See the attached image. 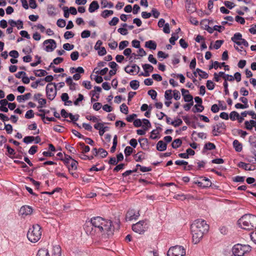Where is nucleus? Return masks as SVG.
Returning a JSON list of instances; mask_svg holds the SVG:
<instances>
[{
	"instance_id": "obj_15",
	"label": "nucleus",
	"mask_w": 256,
	"mask_h": 256,
	"mask_svg": "<svg viewBox=\"0 0 256 256\" xmlns=\"http://www.w3.org/2000/svg\"><path fill=\"white\" fill-rule=\"evenodd\" d=\"M32 212V207L28 206H22L20 210V213L22 215H29Z\"/></svg>"
},
{
	"instance_id": "obj_62",
	"label": "nucleus",
	"mask_w": 256,
	"mask_h": 256,
	"mask_svg": "<svg viewBox=\"0 0 256 256\" xmlns=\"http://www.w3.org/2000/svg\"><path fill=\"white\" fill-rule=\"evenodd\" d=\"M66 21L63 19H58L57 20L56 24L58 27L64 28L66 26Z\"/></svg>"
},
{
	"instance_id": "obj_16",
	"label": "nucleus",
	"mask_w": 256,
	"mask_h": 256,
	"mask_svg": "<svg viewBox=\"0 0 256 256\" xmlns=\"http://www.w3.org/2000/svg\"><path fill=\"white\" fill-rule=\"evenodd\" d=\"M61 248L58 245H56L53 246L52 256H61Z\"/></svg>"
},
{
	"instance_id": "obj_25",
	"label": "nucleus",
	"mask_w": 256,
	"mask_h": 256,
	"mask_svg": "<svg viewBox=\"0 0 256 256\" xmlns=\"http://www.w3.org/2000/svg\"><path fill=\"white\" fill-rule=\"evenodd\" d=\"M204 110V106L202 104H195L192 108L194 113L202 112Z\"/></svg>"
},
{
	"instance_id": "obj_38",
	"label": "nucleus",
	"mask_w": 256,
	"mask_h": 256,
	"mask_svg": "<svg viewBox=\"0 0 256 256\" xmlns=\"http://www.w3.org/2000/svg\"><path fill=\"white\" fill-rule=\"evenodd\" d=\"M178 38V36L177 34L174 33L172 35V37L170 38V42L172 44H175V42Z\"/></svg>"
},
{
	"instance_id": "obj_33",
	"label": "nucleus",
	"mask_w": 256,
	"mask_h": 256,
	"mask_svg": "<svg viewBox=\"0 0 256 256\" xmlns=\"http://www.w3.org/2000/svg\"><path fill=\"white\" fill-rule=\"evenodd\" d=\"M113 14L114 12L112 10H104L102 12L100 15L102 18H106L109 16Z\"/></svg>"
},
{
	"instance_id": "obj_54",
	"label": "nucleus",
	"mask_w": 256,
	"mask_h": 256,
	"mask_svg": "<svg viewBox=\"0 0 256 256\" xmlns=\"http://www.w3.org/2000/svg\"><path fill=\"white\" fill-rule=\"evenodd\" d=\"M34 116V112L32 110H28L25 114V118L28 119L32 118Z\"/></svg>"
},
{
	"instance_id": "obj_30",
	"label": "nucleus",
	"mask_w": 256,
	"mask_h": 256,
	"mask_svg": "<svg viewBox=\"0 0 256 256\" xmlns=\"http://www.w3.org/2000/svg\"><path fill=\"white\" fill-rule=\"evenodd\" d=\"M34 72L36 76H42L47 74V72L44 70H38L34 71Z\"/></svg>"
},
{
	"instance_id": "obj_8",
	"label": "nucleus",
	"mask_w": 256,
	"mask_h": 256,
	"mask_svg": "<svg viewBox=\"0 0 256 256\" xmlns=\"http://www.w3.org/2000/svg\"><path fill=\"white\" fill-rule=\"evenodd\" d=\"M148 228L147 224L144 220H140L134 224L132 226V230L138 234H141L144 232Z\"/></svg>"
},
{
	"instance_id": "obj_47",
	"label": "nucleus",
	"mask_w": 256,
	"mask_h": 256,
	"mask_svg": "<svg viewBox=\"0 0 256 256\" xmlns=\"http://www.w3.org/2000/svg\"><path fill=\"white\" fill-rule=\"evenodd\" d=\"M204 148L208 150H212L216 148V146L214 144L208 142L205 144Z\"/></svg>"
},
{
	"instance_id": "obj_19",
	"label": "nucleus",
	"mask_w": 256,
	"mask_h": 256,
	"mask_svg": "<svg viewBox=\"0 0 256 256\" xmlns=\"http://www.w3.org/2000/svg\"><path fill=\"white\" fill-rule=\"evenodd\" d=\"M233 146L235 150L237 152H240L242 150V144L239 142V141L237 140H234Z\"/></svg>"
},
{
	"instance_id": "obj_50",
	"label": "nucleus",
	"mask_w": 256,
	"mask_h": 256,
	"mask_svg": "<svg viewBox=\"0 0 256 256\" xmlns=\"http://www.w3.org/2000/svg\"><path fill=\"white\" fill-rule=\"evenodd\" d=\"M206 87L209 90H212L214 88L215 84L214 83L210 80H207L206 82Z\"/></svg>"
},
{
	"instance_id": "obj_31",
	"label": "nucleus",
	"mask_w": 256,
	"mask_h": 256,
	"mask_svg": "<svg viewBox=\"0 0 256 256\" xmlns=\"http://www.w3.org/2000/svg\"><path fill=\"white\" fill-rule=\"evenodd\" d=\"M130 86L132 88L136 90L140 86V82L137 80H132L130 82Z\"/></svg>"
},
{
	"instance_id": "obj_48",
	"label": "nucleus",
	"mask_w": 256,
	"mask_h": 256,
	"mask_svg": "<svg viewBox=\"0 0 256 256\" xmlns=\"http://www.w3.org/2000/svg\"><path fill=\"white\" fill-rule=\"evenodd\" d=\"M120 110L122 112L127 114L128 112V108L125 104H122L120 106Z\"/></svg>"
},
{
	"instance_id": "obj_56",
	"label": "nucleus",
	"mask_w": 256,
	"mask_h": 256,
	"mask_svg": "<svg viewBox=\"0 0 256 256\" xmlns=\"http://www.w3.org/2000/svg\"><path fill=\"white\" fill-rule=\"evenodd\" d=\"M144 70H148L149 72H152L154 67L150 64H144L142 65Z\"/></svg>"
},
{
	"instance_id": "obj_29",
	"label": "nucleus",
	"mask_w": 256,
	"mask_h": 256,
	"mask_svg": "<svg viewBox=\"0 0 256 256\" xmlns=\"http://www.w3.org/2000/svg\"><path fill=\"white\" fill-rule=\"evenodd\" d=\"M242 38V34L240 32H236L232 38V40L236 44Z\"/></svg>"
},
{
	"instance_id": "obj_10",
	"label": "nucleus",
	"mask_w": 256,
	"mask_h": 256,
	"mask_svg": "<svg viewBox=\"0 0 256 256\" xmlns=\"http://www.w3.org/2000/svg\"><path fill=\"white\" fill-rule=\"evenodd\" d=\"M44 44L46 46L45 50L48 52L53 51L56 46V41L52 39L44 40Z\"/></svg>"
},
{
	"instance_id": "obj_17",
	"label": "nucleus",
	"mask_w": 256,
	"mask_h": 256,
	"mask_svg": "<svg viewBox=\"0 0 256 256\" xmlns=\"http://www.w3.org/2000/svg\"><path fill=\"white\" fill-rule=\"evenodd\" d=\"M100 6L98 2L96 0L92 1L90 4L88 11L90 12H94L99 8Z\"/></svg>"
},
{
	"instance_id": "obj_36",
	"label": "nucleus",
	"mask_w": 256,
	"mask_h": 256,
	"mask_svg": "<svg viewBox=\"0 0 256 256\" xmlns=\"http://www.w3.org/2000/svg\"><path fill=\"white\" fill-rule=\"evenodd\" d=\"M248 164H246L244 162H240L238 164V166L246 170H251L252 169L250 168H248Z\"/></svg>"
},
{
	"instance_id": "obj_27",
	"label": "nucleus",
	"mask_w": 256,
	"mask_h": 256,
	"mask_svg": "<svg viewBox=\"0 0 256 256\" xmlns=\"http://www.w3.org/2000/svg\"><path fill=\"white\" fill-rule=\"evenodd\" d=\"M186 8L188 12L192 13L196 11V8L194 4L188 2L186 4Z\"/></svg>"
},
{
	"instance_id": "obj_13",
	"label": "nucleus",
	"mask_w": 256,
	"mask_h": 256,
	"mask_svg": "<svg viewBox=\"0 0 256 256\" xmlns=\"http://www.w3.org/2000/svg\"><path fill=\"white\" fill-rule=\"evenodd\" d=\"M181 92L185 102L194 104L193 97L192 95L189 94L188 90H185L184 88H182Z\"/></svg>"
},
{
	"instance_id": "obj_12",
	"label": "nucleus",
	"mask_w": 256,
	"mask_h": 256,
	"mask_svg": "<svg viewBox=\"0 0 256 256\" xmlns=\"http://www.w3.org/2000/svg\"><path fill=\"white\" fill-rule=\"evenodd\" d=\"M124 70L126 73L130 74H134V72H136V74H138L140 70V68L136 64H134L132 66H126Z\"/></svg>"
},
{
	"instance_id": "obj_18",
	"label": "nucleus",
	"mask_w": 256,
	"mask_h": 256,
	"mask_svg": "<svg viewBox=\"0 0 256 256\" xmlns=\"http://www.w3.org/2000/svg\"><path fill=\"white\" fill-rule=\"evenodd\" d=\"M66 82L69 86L70 90H74L76 89V84L72 82V78L69 76L66 79Z\"/></svg>"
},
{
	"instance_id": "obj_4",
	"label": "nucleus",
	"mask_w": 256,
	"mask_h": 256,
	"mask_svg": "<svg viewBox=\"0 0 256 256\" xmlns=\"http://www.w3.org/2000/svg\"><path fill=\"white\" fill-rule=\"evenodd\" d=\"M251 250V247L248 244H238L232 248V254L234 256H244L246 253Z\"/></svg>"
},
{
	"instance_id": "obj_41",
	"label": "nucleus",
	"mask_w": 256,
	"mask_h": 256,
	"mask_svg": "<svg viewBox=\"0 0 256 256\" xmlns=\"http://www.w3.org/2000/svg\"><path fill=\"white\" fill-rule=\"evenodd\" d=\"M238 117H239V114L236 111H232L230 114V118L232 121L235 120Z\"/></svg>"
},
{
	"instance_id": "obj_24",
	"label": "nucleus",
	"mask_w": 256,
	"mask_h": 256,
	"mask_svg": "<svg viewBox=\"0 0 256 256\" xmlns=\"http://www.w3.org/2000/svg\"><path fill=\"white\" fill-rule=\"evenodd\" d=\"M136 162H142L145 159V154L142 152H139L134 156Z\"/></svg>"
},
{
	"instance_id": "obj_9",
	"label": "nucleus",
	"mask_w": 256,
	"mask_h": 256,
	"mask_svg": "<svg viewBox=\"0 0 256 256\" xmlns=\"http://www.w3.org/2000/svg\"><path fill=\"white\" fill-rule=\"evenodd\" d=\"M39 112L41 113H37L36 114L38 116H39L41 118L44 124H47V122L45 121V120H48V121L50 122H56V120L54 118H49L48 116H44V114H48L50 112L49 110H44V109H40L39 110Z\"/></svg>"
},
{
	"instance_id": "obj_58",
	"label": "nucleus",
	"mask_w": 256,
	"mask_h": 256,
	"mask_svg": "<svg viewBox=\"0 0 256 256\" xmlns=\"http://www.w3.org/2000/svg\"><path fill=\"white\" fill-rule=\"evenodd\" d=\"M119 22V19L117 17H114L112 20L109 22L108 24L110 26H114L117 24Z\"/></svg>"
},
{
	"instance_id": "obj_26",
	"label": "nucleus",
	"mask_w": 256,
	"mask_h": 256,
	"mask_svg": "<svg viewBox=\"0 0 256 256\" xmlns=\"http://www.w3.org/2000/svg\"><path fill=\"white\" fill-rule=\"evenodd\" d=\"M142 126L145 130H148L149 128H151V124L150 122L146 118L142 120Z\"/></svg>"
},
{
	"instance_id": "obj_64",
	"label": "nucleus",
	"mask_w": 256,
	"mask_h": 256,
	"mask_svg": "<svg viewBox=\"0 0 256 256\" xmlns=\"http://www.w3.org/2000/svg\"><path fill=\"white\" fill-rule=\"evenodd\" d=\"M90 35V32L88 30H84L81 33V37L83 38H88Z\"/></svg>"
},
{
	"instance_id": "obj_21",
	"label": "nucleus",
	"mask_w": 256,
	"mask_h": 256,
	"mask_svg": "<svg viewBox=\"0 0 256 256\" xmlns=\"http://www.w3.org/2000/svg\"><path fill=\"white\" fill-rule=\"evenodd\" d=\"M73 160L72 158L70 156L67 154H65L64 158L61 159V160L63 161L64 164L67 166L69 172L70 171V168L69 166V164L70 163V160Z\"/></svg>"
},
{
	"instance_id": "obj_1",
	"label": "nucleus",
	"mask_w": 256,
	"mask_h": 256,
	"mask_svg": "<svg viewBox=\"0 0 256 256\" xmlns=\"http://www.w3.org/2000/svg\"><path fill=\"white\" fill-rule=\"evenodd\" d=\"M90 224L86 225L84 230L87 234L93 238L96 237L104 239L112 238L116 232L112 222L100 216L91 218Z\"/></svg>"
},
{
	"instance_id": "obj_40",
	"label": "nucleus",
	"mask_w": 256,
	"mask_h": 256,
	"mask_svg": "<svg viewBox=\"0 0 256 256\" xmlns=\"http://www.w3.org/2000/svg\"><path fill=\"white\" fill-rule=\"evenodd\" d=\"M68 117L70 118L72 121L74 122V124H76L80 128L78 124L75 122L77 121L78 119L79 116L78 114L74 116L72 113H70Z\"/></svg>"
},
{
	"instance_id": "obj_44",
	"label": "nucleus",
	"mask_w": 256,
	"mask_h": 256,
	"mask_svg": "<svg viewBox=\"0 0 256 256\" xmlns=\"http://www.w3.org/2000/svg\"><path fill=\"white\" fill-rule=\"evenodd\" d=\"M34 140V137L33 136H26L23 139V142L26 144H30Z\"/></svg>"
},
{
	"instance_id": "obj_5",
	"label": "nucleus",
	"mask_w": 256,
	"mask_h": 256,
	"mask_svg": "<svg viewBox=\"0 0 256 256\" xmlns=\"http://www.w3.org/2000/svg\"><path fill=\"white\" fill-rule=\"evenodd\" d=\"M41 236V227L38 224L34 225L27 233L28 240H40Z\"/></svg>"
},
{
	"instance_id": "obj_51",
	"label": "nucleus",
	"mask_w": 256,
	"mask_h": 256,
	"mask_svg": "<svg viewBox=\"0 0 256 256\" xmlns=\"http://www.w3.org/2000/svg\"><path fill=\"white\" fill-rule=\"evenodd\" d=\"M182 123V121L180 118H178L177 120L172 121L170 122V124L174 126V127H178L181 125Z\"/></svg>"
},
{
	"instance_id": "obj_57",
	"label": "nucleus",
	"mask_w": 256,
	"mask_h": 256,
	"mask_svg": "<svg viewBox=\"0 0 256 256\" xmlns=\"http://www.w3.org/2000/svg\"><path fill=\"white\" fill-rule=\"evenodd\" d=\"M173 96L176 100H178L180 98V94L178 90H174L172 91Z\"/></svg>"
},
{
	"instance_id": "obj_60",
	"label": "nucleus",
	"mask_w": 256,
	"mask_h": 256,
	"mask_svg": "<svg viewBox=\"0 0 256 256\" xmlns=\"http://www.w3.org/2000/svg\"><path fill=\"white\" fill-rule=\"evenodd\" d=\"M79 53L78 51L73 52L70 54V58L72 60H76L78 59Z\"/></svg>"
},
{
	"instance_id": "obj_55",
	"label": "nucleus",
	"mask_w": 256,
	"mask_h": 256,
	"mask_svg": "<svg viewBox=\"0 0 256 256\" xmlns=\"http://www.w3.org/2000/svg\"><path fill=\"white\" fill-rule=\"evenodd\" d=\"M236 44L238 46H244L248 47V42L244 38H242L240 40L236 42Z\"/></svg>"
},
{
	"instance_id": "obj_46",
	"label": "nucleus",
	"mask_w": 256,
	"mask_h": 256,
	"mask_svg": "<svg viewBox=\"0 0 256 256\" xmlns=\"http://www.w3.org/2000/svg\"><path fill=\"white\" fill-rule=\"evenodd\" d=\"M101 4L103 5L104 8L108 7L109 8H112L114 6L113 3L108 2L106 0H102Z\"/></svg>"
},
{
	"instance_id": "obj_22",
	"label": "nucleus",
	"mask_w": 256,
	"mask_h": 256,
	"mask_svg": "<svg viewBox=\"0 0 256 256\" xmlns=\"http://www.w3.org/2000/svg\"><path fill=\"white\" fill-rule=\"evenodd\" d=\"M31 96L32 94L30 93H26L24 95L18 96L16 98V100L19 102H20L22 101H24L28 100Z\"/></svg>"
},
{
	"instance_id": "obj_20",
	"label": "nucleus",
	"mask_w": 256,
	"mask_h": 256,
	"mask_svg": "<svg viewBox=\"0 0 256 256\" xmlns=\"http://www.w3.org/2000/svg\"><path fill=\"white\" fill-rule=\"evenodd\" d=\"M166 144L162 140H160L156 144V149L158 151H164L166 149Z\"/></svg>"
},
{
	"instance_id": "obj_32",
	"label": "nucleus",
	"mask_w": 256,
	"mask_h": 256,
	"mask_svg": "<svg viewBox=\"0 0 256 256\" xmlns=\"http://www.w3.org/2000/svg\"><path fill=\"white\" fill-rule=\"evenodd\" d=\"M79 145L82 149V153H86L90 152V148L88 146H86L84 142H80Z\"/></svg>"
},
{
	"instance_id": "obj_28",
	"label": "nucleus",
	"mask_w": 256,
	"mask_h": 256,
	"mask_svg": "<svg viewBox=\"0 0 256 256\" xmlns=\"http://www.w3.org/2000/svg\"><path fill=\"white\" fill-rule=\"evenodd\" d=\"M182 144V141L180 138H177L174 140L172 144V148L176 149L179 148Z\"/></svg>"
},
{
	"instance_id": "obj_14",
	"label": "nucleus",
	"mask_w": 256,
	"mask_h": 256,
	"mask_svg": "<svg viewBox=\"0 0 256 256\" xmlns=\"http://www.w3.org/2000/svg\"><path fill=\"white\" fill-rule=\"evenodd\" d=\"M200 178H202V181L195 182V184H198L200 186L203 188L209 187L211 186L212 183L209 179L205 177H202Z\"/></svg>"
},
{
	"instance_id": "obj_11",
	"label": "nucleus",
	"mask_w": 256,
	"mask_h": 256,
	"mask_svg": "<svg viewBox=\"0 0 256 256\" xmlns=\"http://www.w3.org/2000/svg\"><path fill=\"white\" fill-rule=\"evenodd\" d=\"M140 216L139 212L134 209L129 210L126 216V220H136Z\"/></svg>"
},
{
	"instance_id": "obj_45",
	"label": "nucleus",
	"mask_w": 256,
	"mask_h": 256,
	"mask_svg": "<svg viewBox=\"0 0 256 256\" xmlns=\"http://www.w3.org/2000/svg\"><path fill=\"white\" fill-rule=\"evenodd\" d=\"M78 162L74 160H72L69 166L70 168V170H76L78 168Z\"/></svg>"
},
{
	"instance_id": "obj_42",
	"label": "nucleus",
	"mask_w": 256,
	"mask_h": 256,
	"mask_svg": "<svg viewBox=\"0 0 256 256\" xmlns=\"http://www.w3.org/2000/svg\"><path fill=\"white\" fill-rule=\"evenodd\" d=\"M98 154L102 158L106 157L108 154V152L102 148H100L98 149Z\"/></svg>"
},
{
	"instance_id": "obj_59",
	"label": "nucleus",
	"mask_w": 256,
	"mask_h": 256,
	"mask_svg": "<svg viewBox=\"0 0 256 256\" xmlns=\"http://www.w3.org/2000/svg\"><path fill=\"white\" fill-rule=\"evenodd\" d=\"M148 94L152 100H156L157 96V92L156 90H151L148 91Z\"/></svg>"
},
{
	"instance_id": "obj_2",
	"label": "nucleus",
	"mask_w": 256,
	"mask_h": 256,
	"mask_svg": "<svg viewBox=\"0 0 256 256\" xmlns=\"http://www.w3.org/2000/svg\"><path fill=\"white\" fill-rule=\"evenodd\" d=\"M208 229L209 226L204 220L202 219L195 220L190 226L192 240H200Z\"/></svg>"
},
{
	"instance_id": "obj_23",
	"label": "nucleus",
	"mask_w": 256,
	"mask_h": 256,
	"mask_svg": "<svg viewBox=\"0 0 256 256\" xmlns=\"http://www.w3.org/2000/svg\"><path fill=\"white\" fill-rule=\"evenodd\" d=\"M145 46L150 50H154L156 48V44L155 42L150 40L146 42Z\"/></svg>"
},
{
	"instance_id": "obj_3",
	"label": "nucleus",
	"mask_w": 256,
	"mask_h": 256,
	"mask_svg": "<svg viewBox=\"0 0 256 256\" xmlns=\"http://www.w3.org/2000/svg\"><path fill=\"white\" fill-rule=\"evenodd\" d=\"M240 227L248 230L256 229V216L246 214L242 216L238 221Z\"/></svg>"
},
{
	"instance_id": "obj_52",
	"label": "nucleus",
	"mask_w": 256,
	"mask_h": 256,
	"mask_svg": "<svg viewBox=\"0 0 256 256\" xmlns=\"http://www.w3.org/2000/svg\"><path fill=\"white\" fill-rule=\"evenodd\" d=\"M86 118L88 120H90L94 122H98L99 121V119L97 118L96 116H90L88 115L86 116Z\"/></svg>"
},
{
	"instance_id": "obj_6",
	"label": "nucleus",
	"mask_w": 256,
	"mask_h": 256,
	"mask_svg": "<svg viewBox=\"0 0 256 256\" xmlns=\"http://www.w3.org/2000/svg\"><path fill=\"white\" fill-rule=\"evenodd\" d=\"M185 249L180 246H175L171 247L167 252V256H184Z\"/></svg>"
},
{
	"instance_id": "obj_39",
	"label": "nucleus",
	"mask_w": 256,
	"mask_h": 256,
	"mask_svg": "<svg viewBox=\"0 0 256 256\" xmlns=\"http://www.w3.org/2000/svg\"><path fill=\"white\" fill-rule=\"evenodd\" d=\"M14 162L16 164H21V168H26V171H29V168L24 162L18 160H14Z\"/></svg>"
},
{
	"instance_id": "obj_53",
	"label": "nucleus",
	"mask_w": 256,
	"mask_h": 256,
	"mask_svg": "<svg viewBox=\"0 0 256 256\" xmlns=\"http://www.w3.org/2000/svg\"><path fill=\"white\" fill-rule=\"evenodd\" d=\"M128 44L129 42L127 40H123L120 42L119 44V49L120 50L124 49L126 47L128 46Z\"/></svg>"
},
{
	"instance_id": "obj_7",
	"label": "nucleus",
	"mask_w": 256,
	"mask_h": 256,
	"mask_svg": "<svg viewBox=\"0 0 256 256\" xmlns=\"http://www.w3.org/2000/svg\"><path fill=\"white\" fill-rule=\"evenodd\" d=\"M57 85L55 83H48L46 86L47 98L50 100H53L56 95Z\"/></svg>"
},
{
	"instance_id": "obj_37",
	"label": "nucleus",
	"mask_w": 256,
	"mask_h": 256,
	"mask_svg": "<svg viewBox=\"0 0 256 256\" xmlns=\"http://www.w3.org/2000/svg\"><path fill=\"white\" fill-rule=\"evenodd\" d=\"M172 90H166L164 92V98L166 100H170L172 98Z\"/></svg>"
},
{
	"instance_id": "obj_63",
	"label": "nucleus",
	"mask_w": 256,
	"mask_h": 256,
	"mask_svg": "<svg viewBox=\"0 0 256 256\" xmlns=\"http://www.w3.org/2000/svg\"><path fill=\"white\" fill-rule=\"evenodd\" d=\"M48 13L50 16L56 15L55 8L52 6H48Z\"/></svg>"
},
{
	"instance_id": "obj_61",
	"label": "nucleus",
	"mask_w": 256,
	"mask_h": 256,
	"mask_svg": "<svg viewBox=\"0 0 256 256\" xmlns=\"http://www.w3.org/2000/svg\"><path fill=\"white\" fill-rule=\"evenodd\" d=\"M37 150H38V146L34 145L30 147V149L28 150V153L30 154L33 155L37 152Z\"/></svg>"
},
{
	"instance_id": "obj_35",
	"label": "nucleus",
	"mask_w": 256,
	"mask_h": 256,
	"mask_svg": "<svg viewBox=\"0 0 256 256\" xmlns=\"http://www.w3.org/2000/svg\"><path fill=\"white\" fill-rule=\"evenodd\" d=\"M37 256H50V254L48 250L44 248L38 250Z\"/></svg>"
},
{
	"instance_id": "obj_34",
	"label": "nucleus",
	"mask_w": 256,
	"mask_h": 256,
	"mask_svg": "<svg viewBox=\"0 0 256 256\" xmlns=\"http://www.w3.org/2000/svg\"><path fill=\"white\" fill-rule=\"evenodd\" d=\"M216 126V132L218 134L221 133V130H225L226 128V126L223 122L218 124Z\"/></svg>"
},
{
	"instance_id": "obj_43",
	"label": "nucleus",
	"mask_w": 256,
	"mask_h": 256,
	"mask_svg": "<svg viewBox=\"0 0 256 256\" xmlns=\"http://www.w3.org/2000/svg\"><path fill=\"white\" fill-rule=\"evenodd\" d=\"M72 70H74L76 72H78L77 74H84V70L83 68L81 66H78L77 68H70V72H74V71Z\"/></svg>"
},
{
	"instance_id": "obj_49",
	"label": "nucleus",
	"mask_w": 256,
	"mask_h": 256,
	"mask_svg": "<svg viewBox=\"0 0 256 256\" xmlns=\"http://www.w3.org/2000/svg\"><path fill=\"white\" fill-rule=\"evenodd\" d=\"M133 152V149L130 146H127L124 150V154L126 156H130Z\"/></svg>"
}]
</instances>
